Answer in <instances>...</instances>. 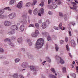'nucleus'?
Returning <instances> with one entry per match:
<instances>
[{"mask_svg": "<svg viewBox=\"0 0 78 78\" xmlns=\"http://www.w3.org/2000/svg\"><path fill=\"white\" fill-rule=\"evenodd\" d=\"M44 43V40L43 38H40L38 39L35 44V48L39 49L40 48H42Z\"/></svg>", "mask_w": 78, "mask_h": 78, "instance_id": "nucleus-1", "label": "nucleus"}, {"mask_svg": "<svg viewBox=\"0 0 78 78\" xmlns=\"http://www.w3.org/2000/svg\"><path fill=\"white\" fill-rule=\"evenodd\" d=\"M18 29V27L17 25H12L10 27V30H12L10 32H8V34L9 35H12L14 34V31H16Z\"/></svg>", "mask_w": 78, "mask_h": 78, "instance_id": "nucleus-2", "label": "nucleus"}, {"mask_svg": "<svg viewBox=\"0 0 78 78\" xmlns=\"http://www.w3.org/2000/svg\"><path fill=\"white\" fill-rule=\"evenodd\" d=\"M48 7L50 9H55L57 8V5L55 3H53L50 5H48Z\"/></svg>", "mask_w": 78, "mask_h": 78, "instance_id": "nucleus-3", "label": "nucleus"}, {"mask_svg": "<svg viewBox=\"0 0 78 78\" xmlns=\"http://www.w3.org/2000/svg\"><path fill=\"white\" fill-rule=\"evenodd\" d=\"M4 41L5 42H9L8 44L9 45H11L12 47H14V44L10 42V39L9 38H6L4 40Z\"/></svg>", "mask_w": 78, "mask_h": 78, "instance_id": "nucleus-4", "label": "nucleus"}, {"mask_svg": "<svg viewBox=\"0 0 78 78\" xmlns=\"http://www.w3.org/2000/svg\"><path fill=\"white\" fill-rule=\"evenodd\" d=\"M55 59H60V63L62 64H64V63H65V62L63 59H62L59 56H58V55H56L55 57Z\"/></svg>", "mask_w": 78, "mask_h": 78, "instance_id": "nucleus-5", "label": "nucleus"}, {"mask_svg": "<svg viewBox=\"0 0 78 78\" xmlns=\"http://www.w3.org/2000/svg\"><path fill=\"white\" fill-rule=\"evenodd\" d=\"M21 66L23 68H27L29 66L28 63L27 62H24L22 64Z\"/></svg>", "mask_w": 78, "mask_h": 78, "instance_id": "nucleus-6", "label": "nucleus"}, {"mask_svg": "<svg viewBox=\"0 0 78 78\" xmlns=\"http://www.w3.org/2000/svg\"><path fill=\"white\" fill-rule=\"evenodd\" d=\"M8 17L10 19H13L16 17V14L14 13H12L8 15Z\"/></svg>", "mask_w": 78, "mask_h": 78, "instance_id": "nucleus-7", "label": "nucleus"}, {"mask_svg": "<svg viewBox=\"0 0 78 78\" xmlns=\"http://www.w3.org/2000/svg\"><path fill=\"white\" fill-rule=\"evenodd\" d=\"M71 3L72 5H73V8L70 7V8L71 9L73 10L76 9V3L74 2H72Z\"/></svg>", "mask_w": 78, "mask_h": 78, "instance_id": "nucleus-8", "label": "nucleus"}, {"mask_svg": "<svg viewBox=\"0 0 78 78\" xmlns=\"http://www.w3.org/2000/svg\"><path fill=\"white\" fill-rule=\"evenodd\" d=\"M22 5H23V3H22V1H20L18 4L17 5V7L19 9H20L22 8Z\"/></svg>", "mask_w": 78, "mask_h": 78, "instance_id": "nucleus-9", "label": "nucleus"}, {"mask_svg": "<svg viewBox=\"0 0 78 78\" xmlns=\"http://www.w3.org/2000/svg\"><path fill=\"white\" fill-rule=\"evenodd\" d=\"M3 11L2 10H0V19H3L5 17V16L3 15Z\"/></svg>", "mask_w": 78, "mask_h": 78, "instance_id": "nucleus-10", "label": "nucleus"}, {"mask_svg": "<svg viewBox=\"0 0 78 78\" xmlns=\"http://www.w3.org/2000/svg\"><path fill=\"white\" fill-rule=\"evenodd\" d=\"M4 23L5 26H9L11 25V23L9 21H5L4 22Z\"/></svg>", "mask_w": 78, "mask_h": 78, "instance_id": "nucleus-11", "label": "nucleus"}, {"mask_svg": "<svg viewBox=\"0 0 78 78\" xmlns=\"http://www.w3.org/2000/svg\"><path fill=\"white\" fill-rule=\"evenodd\" d=\"M30 69L33 71H36V67L33 66H30Z\"/></svg>", "mask_w": 78, "mask_h": 78, "instance_id": "nucleus-12", "label": "nucleus"}, {"mask_svg": "<svg viewBox=\"0 0 78 78\" xmlns=\"http://www.w3.org/2000/svg\"><path fill=\"white\" fill-rule=\"evenodd\" d=\"M41 27L42 29L46 28V27H47V24H46V23L44 22L42 23Z\"/></svg>", "mask_w": 78, "mask_h": 78, "instance_id": "nucleus-13", "label": "nucleus"}, {"mask_svg": "<svg viewBox=\"0 0 78 78\" xmlns=\"http://www.w3.org/2000/svg\"><path fill=\"white\" fill-rule=\"evenodd\" d=\"M71 45L72 47H75V42L74 40H72L71 41Z\"/></svg>", "mask_w": 78, "mask_h": 78, "instance_id": "nucleus-14", "label": "nucleus"}, {"mask_svg": "<svg viewBox=\"0 0 78 78\" xmlns=\"http://www.w3.org/2000/svg\"><path fill=\"white\" fill-rule=\"evenodd\" d=\"M20 29L22 32H23V31H24L25 29V26L24 25H22L20 27Z\"/></svg>", "mask_w": 78, "mask_h": 78, "instance_id": "nucleus-15", "label": "nucleus"}, {"mask_svg": "<svg viewBox=\"0 0 78 78\" xmlns=\"http://www.w3.org/2000/svg\"><path fill=\"white\" fill-rule=\"evenodd\" d=\"M19 20H21V21H20V22H21L22 23H23V24L27 23V21L26 20H23L22 19H20Z\"/></svg>", "mask_w": 78, "mask_h": 78, "instance_id": "nucleus-16", "label": "nucleus"}, {"mask_svg": "<svg viewBox=\"0 0 78 78\" xmlns=\"http://www.w3.org/2000/svg\"><path fill=\"white\" fill-rule=\"evenodd\" d=\"M31 36L32 37H37V35L34 32L32 33Z\"/></svg>", "mask_w": 78, "mask_h": 78, "instance_id": "nucleus-17", "label": "nucleus"}, {"mask_svg": "<svg viewBox=\"0 0 78 78\" xmlns=\"http://www.w3.org/2000/svg\"><path fill=\"white\" fill-rule=\"evenodd\" d=\"M37 8H35L33 11V13L34 15H36L37 14Z\"/></svg>", "mask_w": 78, "mask_h": 78, "instance_id": "nucleus-18", "label": "nucleus"}, {"mask_svg": "<svg viewBox=\"0 0 78 78\" xmlns=\"http://www.w3.org/2000/svg\"><path fill=\"white\" fill-rule=\"evenodd\" d=\"M42 34L43 36H48V35H49V34L46 32H42Z\"/></svg>", "mask_w": 78, "mask_h": 78, "instance_id": "nucleus-19", "label": "nucleus"}, {"mask_svg": "<svg viewBox=\"0 0 78 78\" xmlns=\"http://www.w3.org/2000/svg\"><path fill=\"white\" fill-rule=\"evenodd\" d=\"M75 25V23L74 22H70L69 23V24H68L69 27H70V25H73V26H74Z\"/></svg>", "mask_w": 78, "mask_h": 78, "instance_id": "nucleus-20", "label": "nucleus"}, {"mask_svg": "<svg viewBox=\"0 0 78 78\" xmlns=\"http://www.w3.org/2000/svg\"><path fill=\"white\" fill-rule=\"evenodd\" d=\"M31 5V3L30 2H27L26 4L25 7L27 8H28V7H30V5Z\"/></svg>", "mask_w": 78, "mask_h": 78, "instance_id": "nucleus-21", "label": "nucleus"}, {"mask_svg": "<svg viewBox=\"0 0 78 78\" xmlns=\"http://www.w3.org/2000/svg\"><path fill=\"white\" fill-rule=\"evenodd\" d=\"M27 42H28L29 46H31L32 43H31V40L28 39L27 40Z\"/></svg>", "mask_w": 78, "mask_h": 78, "instance_id": "nucleus-22", "label": "nucleus"}, {"mask_svg": "<svg viewBox=\"0 0 78 78\" xmlns=\"http://www.w3.org/2000/svg\"><path fill=\"white\" fill-rule=\"evenodd\" d=\"M46 60H47L48 62H51V59L49 57H46Z\"/></svg>", "mask_w": 78, "mask_h": 78, "instance_id": "nucleus-23", "label": "nucleus"}, {"mask_svg": "<svg viewBox=\"0 0 78 78\" xmlns=\"http://www.w3.org/2000/svg\"><path fill=\"white\" fill-rule=\"evenodd\" d=\"M12 76L14 78H17L19 76V75H18V74L17 73H15L12 75Z\"/></svg>", "mask_w": 78, "mask_h": 78, "instance_id": "nucleus-24", "label": "nucleus"}, {"mask_svg": "<svg viewBox=\"0 0 78 78\" xmlns=\"http://www.w3.org/2000/svg\"><path fill=\"white\" fill-rule=\"evenodd\" d=\"M14 0H11L9 2V5H12L14 3Z\"/></svg>", "mask_w": 78, "mask_h": 78, "instance_id": "nucleus-25", "label": "nucleus"}, {"mask_svg": "<svg viewBox=\"0 0 78 78\" xmlns=\"http://www.w3.org/2000/svg\"><path fill=\"white\" fill-rule=\"evenodd\" d=\"M17 41L18 43H21L22 42V38L21 37L18 38Z\"/></svg>", "mask_w": 78, "mask_h": 78, "instance_id": "nucleus-26", "label": "nucleus"}, {"mask_svg": "<svg viewBox=\"0 0 78 78\" xmlns=\"http://www.w3.org/2000/svg\"><path fill=\"white\" fill-rule=\"evenodd\" d=\"M20 61V59L19 58H15V62L16 63H17Z\"/></svg>", "mask_w": 78, "mask_h": 78, "instance_id": "nucleus-27", "label": "nucleus"}, {"mask_svg": "<svg viewBox=\"0 0 78 78\" xmlns=\"http://www.w3.org/2000/svg\"><path fill=\"white\" fill-rule=\"evenodd\" d=\"M47 39L48 41L51 40V37L50 36L48 35V36L47 37Z\"/></svg>", "mask_w": 78, "mask_h": 78, "instance_id": "nucleus-28", "label": "nucleus"}, {"mask_svg": "<svg viewBox=\"0 0 78 78\" xmlns=\"http://www.w3.org/2000/svg\"><path fill=\"white\" fill-rule=\"evenodd\" d=\"M33 3H32V5H36V3H37V1L36 0H33Z\"/></svg>", "mask_w": 78, "mask_h": 78, "instance_id": "nucleus-29", "label": "nucleus"}, {"mask_svg": "<svg viewBox=\"0 0 78 78\" xmlns=\"http://www.w3.org/2000/svg\"><path fill=\"white\" fill-rule=\"evenodd\" d=\"M51 70L52 71V72L55 73H56V71L55 70V69L52 68L51 69Z\"/></svg>", "mask_w": 78, "mask_h": 78, "instance_id": "nucleus-30", "label": "nucleus"}, {"mask_svg": "<svg viewBox=\"0 0 78 78\" xmlns=\"http://www.w3.org/2000/svg\"><path fill=\"white\" fill-rule=\"evenodd\" d=\"M44 9L43 8H41L40 10V12H41V14H43L44 13Z\"/></svg>", "mask_w": 78, "mask_h": 78, "instance_id": "nucleus-31", "label": "nucleus"}, {"mask_svg": "<svg viewBox=\"0 0 78 78\" xmlns=\"http://www.w3.org/2000/svg\"><path fill=\"white\" fill-rule=\"evenodd\" d=\"M55 48L56 51H58V50H59V47H58V46L57 45L55 44Z\"/></svg>", "mask_w": 78, "mask_h": 78, "instance_id": "nucleus-32", "label": "nucleus"}, {"mask_svg": "<svg viewBox=\"0 0 78 78\" xmlns=\"http://www.w3.org/2000/svg\"><path fill=\"white\" fill-rule=\"evenodd\" d=\"M49 78H57L55 76L53 75H50L49 76Z\"/></svg>", "mask_w": 78, "mask_h": 78, "instance_id": "nucleus-33", "label": "nucleus"}, {"mask_svg": "<svg viewBox=\"0 0 78 78\" xmlns=\"http://www.w3.org/2000/svg\"><path fill=\"white\" fill-rule=\"evenodd\" d=\"M66 49L67 50V51H70V48H69V45H67L66 46Z\"/></svg>", "mask_w": 78, "mask_h": 78, "instance_id": "nucleus-34", "label": "nucleus"}, {"mask_svg": "<svg viewBox=\"0 0 78 78\" xmlns=\"http://www.w3.org/2000/svg\"><path fill=\"white\" fill-rule=\"evenodd\" d=\"M56 3L57 5H60L61 3V2L60 0H58L56 2Z\"/></svg>", "mask_w": 78, "mask_h": 78, "instance_id": "nucleus-35", "label": "nucleus"}, {"mask_svg": "<svg viewBox=\"0 0 78 78\" xmlns=\"http://www.w3.org/2000/svg\"><path fill=\"white\" fill-rule=\"evenodd\" d=\"M45 23L46 24H47L48 25H49V24H50V21H49V20H46Z\"/></svg>", "mask_w": 78, "mask_h": 78, "instance_id": "nucleus-36", "label": "nucleus"}, {"mask_svg": "<svg viewBox=\"0 0 78 78\" xmlns=\"http://www.w3.org/2000/svg\"><path fill=\"white\" fill-rule=\"evenodd\" d=\"M35 26L37 28H39V24H38L37 23H35Z\"/></svg>", "mask_w": 78, "mask_h": 78, "instance_id": "nucleus-37", "label": "nucleus"}, {"mask_svg": "<svg viewBox=\"0 0 78 78\" xmlns=\"http://www.w3.org/2000/svg\"><path fill=\"white\" fill-rule=\"evenodd\" d=\"M35 33L37 34V36H38V35L39 34V31H38V30H35Z\"/></svg>", "mask_w": 78, "mask_h": 78, "instance_id": "nucleus-38", "label": "nucleus"}, {"mask_svg": "<svg viewBox=\"0 0 78 78\" xmlns=\"http://www.w3.org/2000/svg\"><path fill=\"white\" fill-rule=\"evenodd\" d=\"M4 10H8V11H11V9H9V7H7L4 9Z\"/></svg>", "mask_w": 78, "mask_h": 78, "instance_id": "nucleus-39", "label": "nucleus"}, {"mask_svg": "<svg viewBox=\"0 0 78 78\" xmlns=\"http://www.w3.org/2000/svg\"><path fill=\"white\" fill-rule=\"evenodd\" d=\"M54 28L55 30H59V27H57L54 26Z\"/></svg>", "mask_w": 78, "mask_h": 78, "instance_id": "nucleus-40", "label": "nucleus"}, {"mask_svg": "<svg viewBox=\"0 0 78 78\" xmlns=\"http://www.w3.org/2000/svg\"><path fill=\"white\" fill-rule=\"evenodd\" d=\"M44 5V2H42L41 3L39 4V6H43Z\"/></svg>", "mask_w": 78, "mask_h": 78, "instance_id": "nucleus-41", "label": "nucleus"}, {"mask_svg": "<svg viewBox=\"0 0 78 78\" xmlns=\"http://www.w3.org/2000/svg\"><path fill=\"white\" fill-rule=\"evenodd\" d=\"M4 50L3 49L0 48V53H3Z\"/></svg>", "mask_w": 78, "mask_h": 78, "instance_id": "nucleus-42", "label": "nucleus"}, {"mask_svg": "<svg viewBox=\"0 0 78 78\" xmlns=\"http://www.w3.org/2000/svg\"><path fill=\"white\" fill-rule=\"evenodd\" d=\"M31 27L34 28V25L33 24H30L28 26V27Z\"/></svg>", "mask_w": 78, "mask_h": 78, "instance_id": "nucleus-43", "label": "nucleus"}, {"mask_svg": "<svg viewBox=\"0 0 78 78\" xmlns=\"http://www.w3.org/2000/svg\"><path fill=\"white\" fill-rule=\"evenodd\" d=\"M59 15L60 17H63V14L61 12H59Z\"/></svg>", "mask_w": 78, "mask_h": 78, "instance_id": "nucleus-44", "label": "nucleus"}, {"mask_svg": "<svg viewBox=\"0 0 78 78\" xmlns=\"http://www.w3.org/2000/svg\"><path fill=\"white\" fill-rule=\"evenodd\" d=\"M20 78H25L23 76L22 74H20Z\"/></svg>", "mask_w": 78, "mask_h": 78, "instance_id": "nucleus-45", "label": "nucleus"}, {"mask_svg": "<svg viewBox=\"0 0 78 78\" xmlns=\"http://www.w3.org/2000/svg\"><path fill=\"white\" fill-rule=\"evenodd\" d=\"M29 13L30 14H32V10L30 9L29 10Z\"/></svg>", "mask_w": 78, "mask_h": 78, "instance_id": "nucleus-46", "label": "nucleus"}, {"mask_svg": "<svg viewBox=\"0 0 78 78\" xmlns=\"http://www.w3.org/2000/svg\"><path fill=\"white\" fill-rule=\"evenodd\" d=\"M48 13L49 14V15H52V14H53V12H52L51 11H49L48 12Z\"/></svg>", "mask_w": 78, "mask_h": 78, "instance_id": "nucleus-47", "label": "nucleus"}, {"mask_svg": "<svg viewBox=\"0 0 78 78\" xmlns=\"http://www.w3.org/2000/svg\"><path fill=\"white\" fill-rule=\"evenodd\" d=\"M60 43L61 44H64V41H63L62 40H61L60 41Z\"/></svg>", "mask_w": 78, "mask_h": 78, "instance_id": "nucleus-48", "label": "nucleus"}, {"mask_svg": "<svg viewBox=\"0 0 78 78\" xmlns=\"http://www.w3.org/2000/svg\"><path fill=\"white\" fill-rule=\"evenodd\" d=\"M63 70L64 73H65V72H66V69L65 68H63Z\"/></svg>", "mask_w": 78, "mask_h": 78, "instance_id": "nucleus-49", "label": "nucleus"}, {"mask_svg": "<svg viewBox=\"0 0 78 78\" xmlns=\"http://www.w3.org/2000/svg\"><path fill=\"white\" fill-rule=\"evenodd\" d=\"M60 29H61L62 30V31H63V30H64L65 29V28H64V27H60Z\"/></svg>", "mask_w": 78, "mask_h": 78, "instance_id": "nucleus-50", "label": "nucleus"}, {"mask_svg": "<svg viewBox=\"0 0 78 78\" xmlns=\"http://www.w3.org/2000/svg\"><path fill=\"white\" fill-rule=\"evenodd\" d=\"M65 42H68V38L67 37H66L65 38Z\"/></svg>", "mask_w": 78, "mask_h": 78, "instance_id": "nucleus-51", "label": "nucleus"}, {"mask_svg": "<svg viewBox=\"0 0 78 78\" xmlns=\"http://www.w3.org/2000/svg\"><path fill=\"white\" fill-rule=\"evenodd\" d=\"M73 78H76V75L74 73L73 74Z\"/></svg>", "mask_w": 78, "mask_h": 78, "instance_id": "nucleus-52", "label": "nucleus"}, {"mask_svg": "<svg viewBox=\"0 0 78 78\" xmlns=\"http://www.w3.org/2000/svg\"><path fill=\"white\" fill-rule=\"evenodd\" d=\"M11 39H12L13 40H14V39H16V37L14 36H12V37Z\"/></svg>", "mask_w": 78, "mask_h": 78, "instance_id": "nucleus-53", "label": "nucleus"}, {"mask_svg": "<svg viewBox=\"0 0 78 78\" xmlns=\"http://www.w3.org/2000/svg\"><path fill=\"white\" fill-rule=\"evenodd\" d=\"M62 25V23H60L59 25V28L61 27V26Z\"/></svg>", "mask_w": 78, "mask_h": 78, "instance_id": "nucleus-54", "label": "nucleus"}, {"mask_svg": "<svg viewBox=\"0 0 78 78\" xmlns=\"http://www.w3.org/2000/svg\"><path fill=\"white\" fill-rule=\"evenodd\" d=\"M69 35L70 36H72V33H71V31H69Z\"/></svg>", "mask_w": 78, "mask_h": 78, "instance_id": "nucleus-55", "label": "nucleus"}, {"mask_svg": "<svg viewBox=\"0 0 78 78\" xmlns=\"http://www.w3.org/2000/svg\"><path fill=\"white\" fill-rule=\"evenodd\" d=\"M51 1H52V0H48V4H50V3H51Z\"/></svg>", "mask_w": 78, "mask_h": 78, "instance_id": "nucleus-56", "label": "nucleus"}, {"mask_svg": "<svg viewBox=\"0 0 78 78\" xmlns=\"http://www.w3.org/2000/svg\"><path fill=\"white\" fill-rule=\"evenodd\" d=\"M46 62H47V61H44L43 63H42V64L43 65V66H44V64H45V63Z\"/></svg>", "mask_w": 78, "mask_h": 78, "instance_id": "nucleus-57", "label": "nucleus"}, {"mask_svg": "<svg viewBox=\"0 0 78 78\" xmlns=\"http://www.w3.org/2000/svg\"><path fill=\"white\" fill-rule=\"evenodd\" d=\"M21 50L23 51H25V48H22Z\"/></svg>", "mask_w": 78, "mask_h": 78, "instance_id": "nucleus-58", "label": "nucleus"}, {"mask_svg": "<svg viewBox=\"0 0 78 78\" xmlns=\"http://www.w3.org/2000/svg\"><path fill=\"white\" fill-rule=\"evenodd\" d=\"M64 19H65V21H66L67 20V16H66L64 18Z\"/></svg>", "mask_w": 78, "mask_h": 78, "instance_id": "nucleus-59", "label": "nucleus"}, {"mask_svg": "<svg viewBox=\"0 0 78 78\" xmlns=\"http://www.w3.org/2000/svg\"><path fill=\"white\" fill-rule=\"evenodd\" d=\"M28 22L29 23H30V18H29V16H28Z\"/></svg>", "mask_w": 78, "mask_h": 78, "instance_id": "nucleus-60", "label": "nucleus"}, {"mask_svg": "<svg viewBox=\"0 0 78 78\" xmlns=\"http://www.w3.org/2000/svg\"><path fill=\"white\" fill-rule=\"evenodd\" d=\"M26 16H27L26 15L23 14L22 16V17H26Z\"/></svg>", "mask_w": 78, "mask_h": 78, "instance_id": "nucleus-61", "label": "nucleus"}, {"mask_svg": "<svg viewBox=\"0 0 78 78\" xmlns=\"http://www.w3.org/2000/svg\"><path fill=\"white\" fill-rule=\"evenodd\" d=\"M38 16H40V17L42 16V14L40 13H39L38 14Z\"/></svg>", "mask_w": 78, "mask_h": 78, "instance_id": "nucleus-62", "label": "nucleus"}, {"mask_svg": "<svg viewBox=\"0 0 78 78\" xmlns=\"http://www.w3.org/2000/svg\"><path fill=\"white\" fill-rule=\"evenodd\" d=\"M71 66L72 67V68H74V66H73V64H71Z\"/></svg>", "mask_w": 78, "mask_h": 78, "instance_id": "nucleus-63", "label": "nucleus"}, {"mask_svg": "<svg viewBox=\"0 0 78 78\" xmlns=\"http://www.w3.org/2000/svg\"><path fill=\"white\" fill-rule=\"evenodd\" d=\"M39 22L40 23H42V20H39Z\"/></svg>", "mask_w": 78, "mask_h": 78, "instance_id": "nucleus-64", "label": "nucleus"}]
</instances>
